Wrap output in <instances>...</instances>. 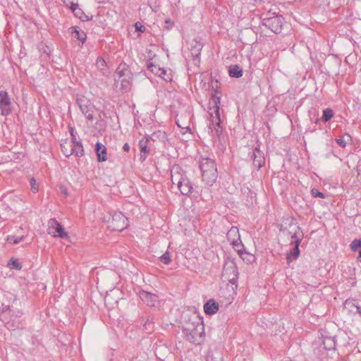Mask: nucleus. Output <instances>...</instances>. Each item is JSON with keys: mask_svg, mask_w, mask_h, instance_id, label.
I'll return each mask as SVG.
<instances>
[{"mask_svg": "<svg viewBox=\"0 0 361 361\" xmlns=\"http://www.w3.org/2000/svg\"><path fill=\"white\" fill-rule=\"evenodd\" d=\"M204 330L203 322L197 315L190 317L183 326V333L185 336L186 339L195 345L200 344L202 341L204 334Z\"/></svg>", "mask_w": 361, "mask_h": 361, "instance_id": "1", "label": "nucleus"}, {"mask_svg": "<svg viewBox=\"0 0 361 361\" xmlns=\"http://www.w3.org/2000/svg\"><path fill=\"white\" fill-rule=\"evenodd\" d=\"M202 172V180L207 185H212L216 180L218 176L216 162L209 157H202L199 163Z\"/></svg>", "mask_w": 361, "mask_h": 361, "instance_id": "2", "label": "nucleus"}, {"mask_svg": "<svg viewBox=\"0 0 361 361\" xmlns=\"http://www.w3.org/2000/svg\"><path fill=\"white\" fill-rule=\"evenodd\" d=\"M128 226V218L121 212H114L108 220V228L114 231H122Z\"/></svg>", "mask_w": 361, "mask_h": 361, "instance_id": "3", "label": "nucleus"}, {"mask_svg": "<svg viewBox=\"0 0 361 361\" xmlns=\"http://www.w3.org/2000/svg\"><path fill=\"white\" fill-rule=\"evenodd\" d=\"M238 278V271L237 266L233 259H227L224 262L221 273L223 281H228L232 285L236 284Z\"/></svg>", "mask_w": 361, "mask_h": 361, "instance_id": "4", "label": "nucleus"}, {"mask_svg": "<svg viewBox=\"0 0 361 361\" xmlns=\"http://www.w3.org/2000/svg\"><path fill=\"white\" fill-rule=\"evenodd\" d=\"M76 103L79 106L80 111L86 117V118L90 121H93V113L94 111V106L92 102L86 97L82 96L77 98Z\"/></svg>", "mask_w": 361, "mask_h": 361, "instance_id": "5", "label": "nucleus"}, {"mask_svg": "<svg viewBox=\"0 0 361 361\" xmlns=\"http://www.w3.org/2000/svg\"><path fill=\"white\" fill-rule=\"evenodd\" d=\"M283 21L284 18L281 16H276L264 18L263 20V25L273 32L279 34L282 30Z\"/></svg>", "mask_w": 361, "mask_h": 361, "instance_id": "6", "label": "nucleus"}, {"mask_svg": "<svg viewBox=\"0 0 361 361\" xmlns=\"http://www.w3.org/2000/svg\"><path fill=\"white\" fill-rule=\"evenodd\" d=\"M49 233L63 239L68 237V233L56 219H51L49 221Z\"/></svg>", "mask_w": 361, "mask_h": 361, "instance_id": "7", "label": "nucleus"}, {"mask_svg": "<svg viewBox=\"0 0 361 361\" xmlns=\"http://www.w3.org/2000/svg\"><path fill=\"white\" fill-rule=\"evenodd\" d=\"M11 101L6 90H0V110L1 114L6 116L11 112Z\"/></svg>", "mask_w": 361, "mask_h": 361, "instance_id": "8", "label": "nucleus"}, {"mask_svg": "<svg viewBox=\"0 0 361 361\" xmlns=\"http://www.w3.org/2000/svg\"><path fill=\"white\" fill-rule=\"evenodd\" d=\"M203 46L204 44L199 38H195L191 42L190 49L193 61H200L201 51L203 48Z\"/></svg>", "mask_w": 361, "mask_h": 361, "instance_id": "9", "label": "nucleus"}, {"mask_svg": "<svg viewBox=\"0 0 361 361\" xmlns=\"http://www.w3.org/2000/svg\"><path fill=\"white\" fill-rule=\"evenodd\" d=\"M254 166L259 170L265 164V159L264 153L259 149V147H256L252 152V157Z\"/></svg>", "mask_w": 361, "mask_h": 361, "instance_id": "10", "label": "nucleus"}, {"mask_svg": "<svg viewBox=\"0 0 361 361\" xmlns=\"http://www.w3.org/2000/svg\"><path fill=\"white\" fill-rule=\"evenodd\" d=\"M132 75L126 78H115L116 87L125 92L129 91L132 85Z\"/></svg>", "mask_w": 361, "mask_h": 361, "instance_id": "11", "label": "nucleus"}, {"mask_svg": "<svg viewBox=\"0 0 361 361\" xmlns=\"http://www.w3.org/2000/svg\"><path fill=\"white\" fill-rule=\"evenodd\" d=\"M70 9L72 11L75 17L79 18L82 22L90 21L92 19V16L86 15L84 11L79 8L77 3H71Z\"/></svg>", "mask_w": 361, "mask_h": 361, "instance_id": "12", "label": "nucleus"}, {"mask_svg": "<svg viewBox=\"0 0 361 361\" xmlns=\"http://www.w3.org/2000/svg\"><path fill=\"white\" fill-rule=\"evenodd\" d=\"M180 171L181 169L179 166H174L171 170V182L173 185H176L177 186L183 183V180L186 177V176L183 174Z\"/></svg>", "mask_w": 361, "mask_h": 361, "instance_id": "13", "label": "nucleus"}, {"mask_svg": "<svg viewBox=\"0 0 361 361\" xmlns=\"http://www.w3.org/2000/svg\"><path fill=\"white\" fill-rule=\"evenodd\" d=\"M139 295L140 299L148 306L155 307L156 303L158 302V296L149 292L142 290L140 292Z\"/></svg>", "mask_w": 361, "mask_h": 361, "instance_id": "14", "label": "nucleus"}, {"mask_svg": "<svg viewBox=\"0 0 361 361\" xmlns=\"http://www.w3.org/2000/svg\"><path fill=\"white\" fill-rule=\"evenodd\" d=\"M291 226H293V231H290V233H291V243L293 245H297V243L300 245L304 234L298 225L291 224Z\"/></svg>", "mask_w": 361, "mask_h": 361, "instance_id": "15", "label": "nucleus"}, {"mask_svg": "<svg viewBox=\"0 0 361 361\" xmlns=\"http://www.w3.org/2000/svg\"><path fill=\"white\" fill-rule=\"evenodd\" d=\"M181 195L189 196L193 191V186L190 180L186 176L183 183L178 186Z\"/></svg>", "mask_w": 361, "mask_h": 361, "instance_id": "16", "label": "nucleus"}, {"mask_svg": "<svg viewBox=\"0 0 361 361\" xmlns=\"http://www.w3.org/2000/svg\"><path fill=\"white\" fill-rule=\"evenodd\" d=\"M131 75L132 73L126 63H121L118 65L116 70L115 78H126Z\"/></svg>", "mask_w": 361, "mask_h": 361, "instance_id": "17", "label": "nucleus"}, {"mask_svg": "<svg viewBox=\"0 0 361 361\" xmlns=\"http://www.w3.org/2000/svg\"><path fill=\"white\" fill-rule=\"evenodd\" d=\"M219 308V303L216 302L214 299H209L204 305V311L206 314L212 315L215 314Z\"/></svg>", "mask_w": 361, "mask_h": 361, "instance_id": "18", "label": "nucleus"}, {"mask_svg": "<svg viewBox=\"0 0 361 361\" xmlns=\"http://www.w3.org/2000/svg\"><path fill=\"white\" fill-rule=\"evenodd\" d=\"M95 152L98 161H105L107 160V149L103 144L99 142H97L95 145Z\"/></svg>", "mask_w": 361, "mask_h": 361, "instance_id": "19", "label": "nucleus"}, {"mask_svg": "<svg viewBox=\"0 0 361 361\" xmlns=\"http://www.w3.org/2000/svg\"><path fill=\"white\" fill-rule=\"evenodd\" d=\"M68 146L71 148L72 155L75 154L78 157H81L84 155L83 146L80 141L71 142Z\"/></svg>", "mask_w": 361, "mask_h": 361, "instance_id": "20", "label": "nucleus"}, {"mask_svg": "<svg viewBox=\"0 0 361 361\" xmlns=\"http://www.w3.org/2000/svg\"><path fill=\"white\" fill-rule=\"evenodd\" d=\"M148 140V139L145 140L142 139L139 141V146L140 148V160L141 162H143L146 159L150 152L149 148L147 147Z\"/></svg>", "mask_w": 361, "mask_h": 361, "instance_id": "21", "label": "nucleus"}, {"mask_svg": "<svg viewBox=\"0 0 361 361\" xmlns=\"http://www.w3.org/2000/svg\"><path fill=\"white\" fill-rule=\"evenodd\" d=\"M300 245L297 243V245H294V247L293 250L287 253L286 255V262L287 264L289 266L290 264L295 259H296L299 255H300V249H299Z\"/></svg>", "mask_w": 361, "mask_h": 361, "instance_id": "22", "label": "nucleus"}, {"mask_svg": "<svg viewBox=\"0 0 361 361\" xmlns=\"http://www.w3.org/2000/svg\"><path fill=\"white\" fill-rule=\"evenodd\" d=\"M229 76L234 78H239L243 76V71L238 65H231L228 68Z\"/></svg>", "mask_w": 361, "mask_h": 361, "instance_id": "23", "label": "nucleus"}, {"mask_svg": "<svg viewBox=\"0 0 361 361\" xmlns=\"http://www.w3.org/2000/svg\"><path fill=\"white\" fill-rule=\"evenodd\" d=\"M324 348L327 350H334L336 348V342L335 337L326 336L323 339L322 342Z\"/></svg>", "mask_w": 361, "mask_h": 361, "instance_id": "24", "label": "nucleus"}, {"mask_svg": "<svg viewBox=\"0 0 361 361\" xmlns=\"http://www.w3.org/2000/svg\"><path fill=\"white\" fill-rule=\"evenodd\" d=\"M226 237L228 240L231 243L237 240H240V236L239 234L238 228L235 226H232L227 232Z\"/></svg>", "mask_w": 361, "mask_h": 361, "instance_id": "25", "label": "nucleus"}, {"mask_svg": "<svg viewBox=\"0 0 361 361\" xmlns=\"http://www.w3.org/2000/svg\"><path fill=\"white\" fill-rule=\"evenodd\" d=\"M147 68L155 75H159V77L162 78L164 80L167 81L169 78H165L164 75H162V73H165V70L163 68H161L156 65L153 64L152 63H147Z\"/></svg>", "mask_w": 361, "mask_h": 361, "instance_id": "26", "label": "nucleus"}, {"mask_svg": "<svg viewBox=\"0 0 361 361\" xmlns=\"http://www.w3.org/2000/svg\"><path fill=\"white\" fill-rule=\"evenodd\" d=\"M71 29L73 30V31H72L73 37L74 38L78 39L83 44L85 42V41L86 40V37H87L86 33L84 31L78 30V28L76 27H71Z\"/></svg>", "mask_w": 361, "mask_h": 361, "instance_id": "27", "label": "nucleus"}, {"mask_svg": "<svg viewBox=\"0 0 361 361\" xmlns=\"http://www.w3.org/2000/svg\"><path fill=\"white\" fill-rule=\"evenodd\" d=\"M207 361H223L221 354L218 351L209 350L207 355Z\"/></svg>", "mask_w": 361, "mask_h": 361, "instance_id": "28", "label": "nucleus"}, {"mask_svg": "<svg viewBox=\"0 0 361 361\" xmlns=\"http://www.w3.org/2000/svg\"><path fill=\"white\" fill-rule=\"evenodd\" d=\"M334 116V112L331 108H326L322 111V116L321 117L322 121L326 123L329 121Z\"/></svg>", "mask_w": 361, "mask_h": 361, "instance_id": "29", "label": "nucleus"}, {"mask_svg": "<svg viewBox=\"0 0 361 361\" xmlns=\"http://www.w3.org/2000/svg\"><path fill=\"white\" fill-rule=\"evenodd\" d=\"M231 244L232 245L233 247L236 250V252L239 254V255H242V252H244L242 250V248L244 247V245L242 243L240 239L235 240V241H233V242L231 243Z\"/></svg>", "mask_w": 361, "mask_h": 361, "instance_id": "30", "label": "nucleus"}, {"mask_svg": "<svg viewBox=\"0 0 361 361\" xmlns=\"http://www.w3.org/2000/svg\"><path fill=\"white\" fill-rule=\"evenodd\" d=\"M242 259L247 264H250L253 262L255 259V257L253 255L247 253L246 252H242V255H240Z\"/></svg>", "mask_w": 361, "mask_h": 361, "instance_id": "31", "label": "nucleus"}, {"mask_svg": "<svg viewBox=\"0 0 361 361\" xmlns=\"http://www.w3.org/2000/svg\"><path fill=\"white\" fill-rule=\"evenodd\" d=\"M8 265L11 269L20 270L22 269V264L18 261V259L11 258Z\"/></svg>", "mask_w": 361, "mask_h": 361, "instance_id": "32", "label": "nucleus"}, {"mask_svg": "<svg viewBox=\"0 0 361 361\" xmlns=\"http://www.w3.org/2000/svg\"><path fill=\"white\" fill-rule=\"evenodd\" d=\"M159 261L164 264L168 265L171 262V253L166 251L160 257Z\"/></svg>", "mask_w": 361, "mask_h": 361, "instance_id": "33", "label": "nucleus"}, {"mask_svg": "<svg viewBox=\"0 0 361 361\" xmlns=\"http://www.w3.org/2000/svg\"><path fill=\"white\" fill-rule=\"evenodd\" d=\"M211 120L219 121L220 118V106L214 107V112L210 114Z\"/></svg>", "mask_w": 361, "mask_h": 361, "instance_id": "34", "label": "nucleus"}, {"mask_svg": "<svg viewBox=\"0 0 361 361\" xmlns=\"http://www.w3.org/2000/svg\"><path fill=\"white\" fill-rule=\"evenodd\" d=\"M68 145L70 144L66 142L65 143L61 144V152L66 157H69L72 155L71 148L68 149V147H66L68 146Z\"/></svg>", "mask_w": 361, "mask_h": 361, "instance_id": "35", "label": "nucleus"}, {"mask_svg": "<svg viewBox=\"0 0 361 361\" xmlns=\"http://www.w3.org/2000/svg\"><path fill=\"white\" fill-rule=\"evenodd\" d=\"M352 251L355 252L361 247V239H355L350 244Z\"/></svg>", "mask_w": 361, "mask_h": 361, "instance_id": "36", "label": "nucleus"}, {"mask_svg": "<svg viewBox=\"0 0 361 361\" xmlns=\"http://www.w3.org/2000/svg\"><path fill=\"white\" fill-rule=\"evenodd\" d=\"M30 189L33 193H37L39 191V185L34 178L30 179Z\"/></svg>", "mask_w": 361, "mask_h": 361, "instance_id": "37", "label": "nucleus"}, {"mask_svg": "<svg viewBox=\"0 0 361 361\" xmlns=\"http://www.w3.org/2000/svg\"><path fill=\"white\" fill-rule=\"evenodd\" d=\"M96 66L101 71H104L106 68L105 61L101 57L97 58V61H96Z\"/></svg>", "mask_w": 361, "mask_h": 361, "instance_id": "38", "label": "nucleus"}, {"mask_svg": "<svg viewBox=\"0 0 361 361\" xmlns=\"http://www.w3.org/2000/svg\"><path fill=\"white\" fill-rule=\"evenodd\" d=\"M214 94H212V99L214 103V107L220 106L221 98L216 95L217 90H214Z\"/></svg>", "mask_w": 361, "mask_h": 361, "instance_id": "39", "label": "nucleus"}, {"mask_svg": "<svg viewBox=\"0 0 361 361\" xmlns=\"http://www.w3.org/2000/svg\"><path fill=\"white\" fill-rule=\"evenodd\" d=\"M221 120H219V121L211 120L210 124L209 126V128L211 130L212 132H213L214 130L216 129V128L221 127Z\"/></svg>", "mask_w": 361, "mask_h": 361, "instance_id": "40", "label": "nucleus"}, {"mask_svg": "<svg viewBox=\"0 0 361 361\" xmlns=\"http://www.w3.org/2000/svg\"><path fill=\"white\" fill-rule=\"evenodd\" d=\"M8 240L14 245L18 244L20 242L24 240V236H9Z\"/></svg>", "mask_w": 361, "mask_h": 361, "instance_id": "41", "label": "nucleus"}, {"mask_svg": "<svg viewBox=\"0 0 361 361\" xmlns=\"http://www.w3.org/2000/svg\"><path fill=\"white\" fill-rule=\"evenodd\" d=\"M311 194L314 197H320V198H325V195L322 192H319L317 189L316 188H312V190H311Z\"/></svg>", "mask_w": 361, "mask_h": 361, "instance_id": "42", "label": "nucleus"}, {"mask_svg": "<svg viewBox=\"0 0 361 361\" xmlns=\"http://www.w3.org/2000/svg\"><path fill=\"white\" fill-rule=\"evenodd\" d=\"M174 23L169 18L166 19L164 21V25H163V27L167 30H169L172 28L173 26Z\"/></svg>", "mask_w": 361, "mask_h": 361, "instance_id": "43", "label": "nucleus"}, {"mask_svg": "<svg viewBox=\"0 0 361 361\" xmlns=\"http://www.w3.org/2000/svg\"><path fill=\"white\" fill-rule=\"evenodd\" d=\"M135 27L136 31H138V32H144L145 31V26L142 25L141 24V23H140V22H137L135 24Z\"/></svg>", "mask_w": 361, "mask_h": 361, "instance_id": "44", "label": "nucleus"}, {"mask_svg": "<svg viewBox=\"0 0 361 361\" xmlns=\"http://www.w3.org/2000/svg\"><path fill=\"white\" fill-rule=\"evenodd\" d=\"M69 132H70V134L71 136V142L78 141L77 138H76L75 130L73 127L69 126Z\"/></svg>", "mask_w": 361, "mask_h": 361, "instance_id": "45", "label": "nucleus"}, {"mask_svg": "<svg viewBox=\"0 0 361 361\" xmlns=\"http://www.w3.org/2000/svg\"><path fill=\"white\" fill-rule=\"evenodd\" d=\"M335 141L342 148L346 147V141L343 138H336Z\"/></svg>", "mask_w": 361, "mask_h": 361, "instance_id": "46", "label": "nucleus"}, {"mask_svg": "<svg viewBox=\"0 0 361 361\" xmlns=\"http://www.w3.org/2000/svg\"><path fill=\"white\" fill-rule=\"evenodd\" d=\"M214 131L215 132V134L220 140L223 133L222 127L216 128V129L214 130Z\"/></svg>", "mask_w": 361, "mask_h": 361, "instance_id": "47", "label": "nucleus"}, {"mask_svg": "<svg viewBox=\"0 0 361 361\" xmlns=\"http://www.w3.org/2000/svg\"><path fill=\"white\" fill-rule=\"evenodd\" d=\"M152 323L149 322V319L146 321L144 324V328L145 330H150L152 328Z\"/></svg>", "mask_w": 361, "mask_h": 361, "instance_id": "48", "label": "nucleus"}, {"mask_svg": "<svg viewBox=\"0 0 361 361\" xmlns=\"http://www.w3.org/2000/svg\"><path fill=\"white\" fill-rule=\"evenodd\" d=\"M357 174L359 176L361 175V160L358 162V164L357 166Z\"/></svg>", "mask_w": 361, "mask_h": 361, "instance_id": "49", "label": "nucleus"}, {"mask_svg": "<svg viewBox=\"0 0 361 361\" xmlns=\"http://www.w3.org/2000/svg\"><path fill=\"white\" fill-rule=\"evenodd\" d=\"M123 149L125 151V152H128L130 150V145H128V143H125L123 146Z\"/></svg>", "mask_w": 361, "mask_h": 361, "instance_id": "50", "label": "nucleus"}, {"mask_svg": "<svg viewBox=\"0 0 361 361\" xmlns=\"http://www.w3.org/2000/svg\"><path fill=\"white\" fill-rule=\"evenodd\" d=\"M311 120L316 124H319L320 121H322L321 118L316 117L314 120H313V118H311Z\"/></svg>", "mask_w": 361, "mask_h": 361, "instance_id": "51", "label": "nucleus"}, {"mask_svg": "<svg viewBox=\"0 0 361 361\" xmlns=\"http://www.w3.org/2000/svg\"><path fill=\"white\" fill-rule=\"evenodd\" d=\"M163 135V133L161 132V131H159L157 133H154L152 136L151 137V138L152 140H154V137H159V135Z\"/></svg>", "mask_w": 361, "mask_h": 361, "instance_id": "52", "label": "nucleus"}, {"mask_svg": "<svg viewBox=\"0 0 361 361\" xmlns=\"http://www.w3.org/2000/svg\"><path fill=\"white\" fill-rule=\"evenodd\" d=\"M63 4L67 6V7H69L70 8V6H71V3H73V1H71V0H62Z\"/></svg>", "mask_w": 361, "mask_h": 361, "instance_id": "53", "label": "nucleus"}, {"mask_svg": "<svg viewBox=\"0 0 361 361\" xmlns=\"http://www.w3.org/2000/svg\"><path fill=\"white\" fill-rule=\"evenodd\" d=\"M162 75H164L165 78H169V79L168 80H171V78H170V75L167 74L166 73V71L165 70V73H162Z\"/></svg>", "mask_w": 361, "mask_h": 361, "instance_id": "54", "label": "nucleus"}, {"mask_svg": "<svg viewBox=\"0 0 361 361\" xmlns=\"http://www.w3.org/2000/svg\"><path fill=\"white\" fill-rule=\"evenodd\" d=\"M357 260L361 262V250L359 251V255L357 256Z\"/></svg>", "mask_w": 361, "mask_h": 361, "instance_id": "55", "label": "nucleus"}, {"mask_svg": "<svg viewBox=\"0 0 361 361\" xmlns=\"http://www.w3.org/2000/svg\"><path fill=\"white\" fill-rule=\"evenodd\" d=\"M97 3L102 4L104 2V0H96Z\"/></svg>", "mask_w": 361, "mask_h": 361, "instance_id": "56", "label": "nucleus"}, {"mask_svg": "<svg viewBox=\"0 0 361 361\" xmlns=\"http://www.w3.org/2000/svg\"><path fill=\"white\" fill-rule=\"evenodd\" d=\"M345 135H346L350 138V140H351V138H350V135H349V134H345Z\"/></svg>", "mask_w": 361, "mask_h": 361, "instance_id": "57", "label": "nucleus"}, {"mask_svg": "<svg viewBox=\"0 0 361 361\" xmlns=\"http://www.w3.org/2000/svg\"><path fill=\"white\" fill-rule=\"evenodd\" d=\"M62 192H63V193H64L65 195H67V192H66V190H65L64 191H63V190H62Z\"/></svg>", "mask_w": 361, "mask_h": 361, "instance_id": "58", "label": "nucleus"}]
</instances>
